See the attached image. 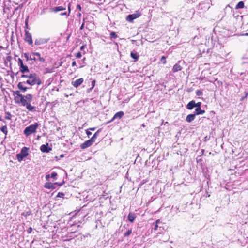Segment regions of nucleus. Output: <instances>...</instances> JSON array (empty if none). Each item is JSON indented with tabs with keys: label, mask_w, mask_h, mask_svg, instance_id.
<instances>
[{
	"label": "nucleus",
	"mask_w": 248,
	"mask_h": 248,
	"mask_svg": "<svg viewBox=\"0 0 248 248\" xmlns=\"http://www.w3.org/2000/svg\"><path fill=\"white\" fill-rule=\"evenodd\" d=\"M195 114H192L188 115L186 117V121L190 123L192 121H193L195 118Z\"/></svg>",
	"instance_id": "16"
},
{
	"label": "nucleus",
	"mask_w": 248,
	"mask_h": 248,
	"mask_svg": "<svg viewBox=\"0 0 248 248\" xmlns=\"http://www.w3.org/2000/svg\"><path fill=\"white\" fill-rule=\"evenodd\" d=\"M157 227H158V225H157V224H156L155 226L154 227V230H156L157 229Z\"/></svg>",
	"instance_id": "49"
},
{
	"label": "nucleus",
	"mask_w": 248,
	"mask_h": 248,
	"mask_svg": "<svg viewBox=\"0 0 248 248\" xmlns=\"http://www.w3.org/2000/svg\"><path fill=\"white\" fill-rule=\"evenodd\" d=\"M159 220H157L155 221V223H156V224H158V223H159Z\"/></svg>",
	"instance_id": "52"
},
{
	"label": "nucleus",
	"mask_w": 248,
	"mask_h": 248,
	"mask_svg": "<svg viewBox=\"0 0 248 248\" xmlns=\"http://www.w3.org/2000/svg\"><path fill=\"white\" fill-rule=\"evenodd\" d=\"M205 112V110L201 109V108H196L195 111V115L203 114Z\"/></svg>",
	"instance_id": "20"
},
{
	"label": "nucleus",
	"mask_w": 248,
	"mask_h": 248,
	"mask_svg": "<svg viewBox=\"0 0 248 248\" xmlns=\"http://www.w3.org/2000/svg\"><path fill=\"white\" fill-rule=\"evenodd\" d=\"M180 62L179 61L177 63H176L172 68V71L173 72H177L182 70V67L180 64Z\"/></svg>",
	"instance_id": "11"
},
{
	"label": "nucleus",
	"mask_w": 248,
	"mask_h": 248,
	"mask_svg": "<svg viewBox=\"0 0 248 248\" xmlns=\"http://www.w3.org/2000/svg\"><path fill=\"white\" fill-rule=\"evenodd\" d=\"M195 101L194 100H192L187 104V105H186V108L188 109L191 110L195 107Z\"/></svg>",
	"instance_id": "17"
},
{
	"label": "nucleus",
	"mask_w": 248,
	"mask_h": 248,
	"mask_svg": "<svg viewBox=\"0 0 248 248\" xmlns=\"http://www.w3.org/2000/svg\"><path fill=\"white\" fill-rule=\"evenodd\" d=\"M70 13V3L68 4V13L67 14V12H64V13H62L61 14H60V15L61 16H68V15H69Z\"/></svg>",
	"instance_id": "29"
},
{
	"label": "nucleus",
	"mask_w": 248,
	"mask_h": 248,
	"mask_svg": "<svg viewBox=\"0 0 248 248\" xmlns=\"http://www.w3.org/2000/svg\"><path fill=\"white\" fill-rule=\"evenodd\" d=\"M244 7V3L243 1L239 2L235 6V9H242Z\"/></svg>",
	"instance_id": "24"
},
{
	"label": "nucleus",
	"mask_w": 248,
	"mask_h": 248,
	"mask_svg": "<svg viewBox=\"0 0 248 248\" xmlns=\"http://www.w3.org/2000/svg\"><path fill=\"white\" fill-rule=\"evenodd\" d=\"M20 104H21V105L23 106H26L29 102H27L26 99L24 98V95L23 97L20 99Z\"/></svg>",
	"instance_id": "23"
},
{
	"label": "nucleus",
	"mask_w": 248,
	"mask_h": 248,
	"mask_svg": "<svg viewBox=\"0 0 248 248\" xmlns=\"http://www.w3.org/2000/svg\"><path fill=\"white\" fill-rule=\"evenodd\" d=\"M27 109L30 111H33L35 109V108L33 106H32L30 103H28V104L26 106Z\"/></svg>",
	"instance_id": "26"
},
{
	"label": "nucleus",
	"mask_w": 248,
	"mask_h": 248,
	"mask_svg": "<svg viewBox=\"0 0 248 248\" xmlns=\"http://www.w3.org/2000/svg\"><path fill=\"white\" fill-rule=\"evenodd\" d=\"M81 54L80 52H78L76 55V57L78 58H80L81 57Z\"/></svg>",
	"instance_id": "41"
},
{
	"label": "nucleus",
	"mask_w": 248,
	"mask_h": 248,
	"mask_svg": "<svg viewBox=\"0 0 248 248\" xmlns=\"http://www.w3.org/2000/svg\"><path fill=\"white\" fill-rule=\"evenodd\" d=\"M202 92L201 90H198L196 91V94L197 96H201L202 95Z\"/></svg>",
	"instance_id": "35"
},
{
	"label": "nucleus",
	"mask_w": 248,
	"mask_h": 248,
	"mask_svg": "<svg viewBox=\"0 0 248 248\" xmlns=\"http://www.w3.org/2000/svg\"><path fill=\"white\" fill-rule=\"evenodd\" d=\"M20 71L22 73H25V72H29V69L27 66L23 65L20 67Z\"/></svg>",
	"instance_id": "22"
},
{
	"label": "nucleus",
	"mask_w": 248,
	"mask_h": 248,
	"mask_svg": "<svg viewBox=\"0 0 248 248\" xmlns=\"http://www.w3.org/2000/svg\"><path fill=\"white\" fill-rule=\"evenodd\" d=\"M84 23H82V24L81 25V26H80V30H82L84 28Z\"/></svg>",
	"instance_id": "48"
},
{
	"label": "nucleus",
	"mask_w": 248,
	"mask_h": 248,
	"mask_svg": "<svg viewBox=\"0 0 248 248\" xmlns=\"http://www.w3.org/2000/svg\"><path fill=\"white\" fill-rule=\"evenodd\" d=\"M195 107L196 108H201V106L202 105V103L199 102H198L197 103H195Z\"/></svg>",
	"instance_id": "39"
},
{
	"label": "nucleus",
	"mask_w": 248,
	"mask_h": 248,
	"mask_svg": "<svg viewBox=\"0 0 248 248\" xmlns=\"http://www.w3.org/2000/svg\"><path fill=\"white\" fill-rule=\"evenodd\" d=\"M18 64L20 67L24 65L23 61L20 58H19L18 60Z\"/></svg>",
	"instance_id": "34"
},
{
	"label": "nucleus",
	"mask_w": 248,
	"mask_h": 248,
	"mask_svg": "<svg viewBox=\"0 0 248 248\" xmlns=\"http://www.w3.org/2000/svg\"><path fill=\"white\" fill-rule=\"evenodd\" d=\"M25 41L28 42L30 45H32L33 42L31 34L27 30H25Z\"/></svg>",
	"instance_id": "6"
},
{
	"label": "nucleus",
	"mask_w": 248,
	"mask_h": 248,
	"mask_svg": "<svg viewBox=\"0 0 248 248\" xmlns=\"http://www.w3.org/2000/svg\"><path fill=\"white\" fill-rule=\"evenodd\" d=\"M90 130L88 129H87L86 130V133L88 137H89L92 134V133L90 131Z\"/></svg>",
	"instance_id": "40"
},
{
	"label": "nucleus",
	"mask_w": 248,
	"mask_h": 248,
	"mask_svg": "<svg viewBox=\"0 0 248 248\" xmlns=\"http://www.w3.org/2000/svg\"><path fill=\"white\" fill-rule=\"evenodd\" d=\"M217 208H218V207H216V211H217V210H218V209H217Z\"/></svg>",
	"instance_id": "56"
},
{
	"label": "nucleus",
	"mask_w": 248,
	"mask_h": 248,
	"mask_svg": "<svg viewBox=\"0 0 248 248\" xmlns=\"http://www.w3.org/2000/svg\"><path fill=\"white\" fill-rule=\"evenodd\" d=\"M24 98L26 99L27 102H30L32 100V95L31 94H28L24 96Z\"/></svg>",
	"instance_id": "25"
},
{
	"label": "nucleus",
	"mask_w": 248,
	"mask_h": 248,
	"mask_svg": "<svg viewBox=\"0 0 248 248\" xmlns=\"http://www.w3.org/2000/svg\"><path fill=\"white\" fill-rule=\"evenodd\" d=\"M245 35L248 36V33H246Z\"/></svg>",
	"instance_id": "57"
},
{
	"label": "nucleus",
	"mask_w": 248,
	"mask_h": 248,
	"mask_svg": "<svg viewBox=\"0 0 248 248\" xmlns=\"http://www.w3.org/2000/svg\"><path fill=\"white\" fill-rule=\"evenodd\" d=\"M29 75L23 74L21 75V77L28 78Z\"/></svg>",
	"instance_id": "45"
},
{
	"label": "nucleus",
	"mask_w": 248,
	"mask_h": 248,
	"mask_svg": "<svg viewBox=\"0 0 248 248\" xmlns=\"http://www.w3.org/2000/svg\"><path fill=\"white\" fill-rule=\"evenodd\" d=\"M57 175V173L55 172H52L50 175L51 178H53L54 179H56V177Z\"/></svg>",
	"instance_id": "36"
},
{
	"label": "nucleus",
	"mask_w": 248,
	"mask_h": 248,
	"mask_svg": "<svg viewBox=\"0 0 248 248\" xmlns=\"http://www.w3.org/2000/svg\"><path fill=\"white\" fill-rule=\"evenodd\" d=\"M136 217V216L134 213H130L128 215L127 218L130 222H133Z\"/></svg>",
	"instance_id": "18"
},
{
	"label": "nucleus",
	"mask_w": 248,
	"mask_h": 248,
	"mask_svg": "<svg viewBox=\"0 0 248 248\" xmlns=\"http://www.w3.org/2000/svg\"><path fill=\"white\" fill-rule=\"evenodd\" d=\"M140 16V13L136 11V13L133 14L128 15L126 16V20L129 22H132L134 19L139 17Z\"/></svg>",
	"instance_id": "5"
},
{
	"label": "nucleus",
	"mask_w": 248,
	"mask_h": 248,
	"mask_svg": "<svg viewBox=\"0 0 248 248\" xmlns=\"http://www.w3.org/2000/svg\"><path fill=\"white\" fill-rule=\"evenodd\" d=\"M84 48V46H82L81 47H80V50H82Z\"/></svg>",
	"instance_id": "51"
},
{
	"label": "nucleus",
	"mask_w": 248,
	"mask_h": 248,
	"mask_svg": "<svg viewBox=\"0 0 248 248\" xmlns=\"http://www.w3.org/2000/svg\"><path fill=\"white\" fill-rule=\"evenodd\" d=\"M0 130L3 132L4 133L5 135H7V132H8V131H7V126L6 125H4V126H3L2 127H1L0 128Z\"/></svg>",
	"instance_id": "28"
},
{
	"label": "nucleus",
	"mask_w": 248,
	"mask_h": 248,
	"mask_svg": "<svg viewBox=\"0 0 248 248\" xmlns=\"http://www.w3.org/2000/svg\"><path fill=\"white\" fill-rule=\"evenodd\" d=\"M76 65V61H74L72 63V66H75Z\"/></svg>",
	"instance_id": "46"
},
{
	"label": "nucleus",
	"mask_w": 248,
	"mask_h": 248,
	"mask_svg": "<svg viewBox=\"0 0 248 248\" xmlns=\"http://www.w3.org/2000/svg\"><path fill=\"white\" fill-rule=\"evenodd\" d=\"M95 84V80H93L92 81V87L94 88Z\"/></svg>",
	"instance_id": "42"
},
{
	"label": "nucleus",
	"mask_w": 248,
	"mask_h": 248,
	"mask_svg": "<svg viewBox=\"0 0 248 248\" xmlns=\"http://www.w3.org/2000/svg\"><path fill=\"white\" fill-rule=\"evenodd\" d=\"M131 233H132V230L131 229L128 230L126 232H125L124 233V237H127V236H129Z\"/></svg>",
	"instance_id": "31"
},
{
	"label": "nucleus",
	"mask_w": 248,
	"mask_h": 248,
	"mask_svg": "<svg viewBox=\"0 0 248 248\" xmlns=\"http://www.w3.org/2000/svg\"><path fill=\"white\" fill-rule=\"evenodd\" d=\"M50 178H51L50 175H49V174L46 175V180L48 181Z\"/></svg>",
	"instance_id": "43"
},
{
	"label": "nucleus",
	"mask_w": 248,
	"mask_h": 248,
	"mask_svg": "<svg viewBox=\"0 0 248 248\" xmlns=\"http://www.w3.org/2000/svg\"><path fill=\"white\" fill-rule=\"evenodd\" d=\"M38 126V124L37 123H35L34 124H31L27 127L25 128L24 131V134L28 136L32 133L35 132L36 129Z\"/></svg>",
	"instance_id": "3"
},
{
	"label": "nucleus",
	"mask_w": 248,
	"mask_h": 248,
	"mask_svg": "<svg viewBox=\"0 0 248 248\" xmlns=\"http://www.w3.org/2000/svg\"><path fill=\"white\" fill-rule=\"evenodd\" d=\"M26 83L31 86L36 84L39 85L41 84L42 81L36 74L31 73L29 75L28 79L26 81Z\"/></svg>",
	"instance_id": "2"
},
{
	"label": "nucleus",
	"mask_w": 248,
	"mask_h": 248,
	"mask_svg": "<svg viewBox=\"0 0 248 248\" xmlns=\"http://www.w3.org/2000/svg\"><path fill=\"white\" fill-rule=\"evenodd\" d=\"M58 184L57 183H55L54 184H53V183H49V182H47L45 184V187L46 188H47V189H54L55 188V186L56 185Z\"/></svg>",
	"instance_id": "12"
},
{
	"label": "nucleus",
	"mask_w": 248,
	"mask_h": 248,
	"mask_svg": "<svg viewBox=\"0 0 248 248\" xmlns=\"http://www.w3.org/2000/svg\"><path fill=\"white\" fill-rule=\"evenodd\" d=\"M23 95H21V96H15L14 97V100L16 103L17 104H20V99H21Z\"/></svg>",
	"instance_id": "27"
},
{
	"label": "nucleus",
	"mask_w": 248,
	"mask_h": 248,
	"mask_svg": "<svg viewBox=\"0 0 248 248\" xmlns=\"http://www.w3.org/2000/svg\"><path fill=\"white\" fill-rule=\"evenodd\" d=\"M12 117V115L9 112H6V116H5V119L7 120H11Z\"/></svg>",
	"instance_id": "30"
},
{
	"label": "nucleus",
	"mask_w": 248,
	"mask_h": 248,
	"mask_svg": "<svg viewBox=\"0 0 248 248\" xmlns=\"http://www.w3.org/2000/svg\"><path fill=\"white\" fill-rule=\"evenodd\" d=\"M40 150L42 152L48 153L51 150L52 148L48 147V144H43L40 147Z\"/></svg>",
	"instance_id": "8"
},
{
	"label": "nucleus",
	"mask_w": 248,
	"mask_h": 248,
	"mask_svg": "<svg viewBox=\"0 0 248 248\" xmlns=\"http://www.w3.org/2000/svg\"><path fill=\"white\" fill-rule=\"evenodd\" d=\"M26 28H28V24H27V21H26Z\"/></svg>",
	"instance_id": "53"
},
{
	"label": "nucleus",
	"mask_w": 248,
	"mask_h": 248,
	"mask_svg": "<svg viewBox=\"0 0 248 248\" xmlns=\"http://www.w3.org/2000/svg\"><path fill=\"white\" fill-rule=\"evenodd\" d=\"M101 131V129H99L94 134V135H93V136L90 139L92 141V142L93 143L95 141V140L97 138V137H98V136L99 135V134L100 133V132Z\"/></svg>",
	"instance_id": "19"
},
{
	"label": "nucleus",
	"mask_w": 248,
	"mask_h": 248,
	"mask_svg": "<svg viewBox=\"0 0 248 248\" xmlns=\"http://www.w3.org/2000/svg\"><path fill=\"white\" fill-rule=\"evenodd\" d=\"M217 208H218V207H216V211H217V210H218V209H217Z\"/></svg>",
	"instance_id": "55"
},
{
	"label": "nucleus",
	"mask_w": 248,
	"mask_h": 248,
	"mask_svg": "<svg viewBox=\"0 0 248 248\" xmlns=\"http://www.w3.org/2000/svg\"><path fill=\"white\" fill-rule=\"evenodd\" d=\"M96 129L95 127H93V128H88V129H89L90 130H91V131H94Z\"/></svg>",
	"instance_id": "47"
},
{
	"label": "nucleus",
	"mask_w": 248,
	"mask_h": 248,
	"mask_svg": "<svg viewBox=\"0 0 248 248\" xmlns=\"http://www.w3.org/2000/svg\"><path fill=\"white\" fill-rule=\"evenodd\" d=\"M48 40H49L48 39H46V38L37 39L35 41V45H40L44 44L47 43Z\"/></svg>",
	"instance_id": "9"
},
{
	"label": "nucleus",
	"mask_w": 248,
	"mask_h": 248,
	"mask_svg": "<svg viewBox=\"0 0 248 248\" xmlns=\"http://www.w3.org/2000/svg\"><path fill=\"white\" fill-rule=\"evenodd\" d=\"M161 61L163 62V64H165L166 63V58L165 56H162L161 57Z\"/></svg>",
	"instance_id": "37"
},
{
	"label": "nucleus",
	"mask_w": 248,
	"mask_h": 248,
	"mask_svg": "<svg viewBox=\"0 0 248 248\" xmlns=\"http://www.w3.org/2000/svg\"><path fill=\"white\" fill-rule=\"evenodd\" d=\"M124 115V112L123 111H119L117 113H116L114 116H113V117L112 118V119H111V120L110 121V122L113 121L114 119L118 118L119 119H120Z\"/></svg>",
	"instance_id": "15"
},
{
	"label": "nucleus",
	"mask_w": 248,
	"mask_h": 248,
	"mask_svg": "<svg viewBox=\"0 0 248 248\" xmlns=\"http://www.w3.org/2000/svg\"><path fill=\"white\" fill-rule=\"evenodd\" d=\"M130 56L131 58L134 59V62H135L138 61L139 57V55L137 52L132 51L131 52Z\"/></svg>",
	"instance_id": "13"
},
{
	"label": "nucleus",
	"mask_w": 248,
	"mask_h": 248,
	"mask_svg": "<svg viewBox=\"0 0 248 248\" xmlns=\"http://www.w3.org/2000/svg\"><path fill=\"white\" fill-rule=\"evenodd\" d=\"M84 81L83 78H80L72 82V85L75 88H78L79 86Z\"/></svg>",
	"instance_id": "7"
},
{
	"label": "nucleus",
	"mask_w": 248,
	"mask_h": 248,
	"mask_svg": "<svg viewBox=\"0 0 248 248\" xmlns=\"http://www.w3.org/2000/svg\"><path fill=\"white\" fill-rule=\"evenodd\" d=\"M93 144V143L92 142V141L90 140H89L84 142V143H83L82 144H81L80 145V147L81 149H85L91 146Z\"/></svg>",
	"instance_id": "10"
},
{
	"label": "nucleus",
	"mask_w": 248,
	"mask_h": 248,
	"mask_svg": "<svg viewBox=\"0 0 248 248\" xmlns=\"http://www.w3.org/2000/svg\"><path fill=\"white\" fill-rule=\"evenodd\" d=\"M26 82H19L18 83V84H17V87L20 89L21 90V91H22L23 92H25L27 89H28V88L26 87H25L24 86V84H25Z\"/></svg>",
	"instance_id": "14"
},
{
	"label": "nucleus",
	"mask_w": 248,
	"mask_h": 248,
	"mask_svg": "<svg viewBox=\"0 0 248 248\" xmlns=\"http://www.w3.org/2000/svg\"><path fill=\"white\" fill-rule=\"evenodd\" d=\"M93 89V87L90 88V89H88V92H90Z\"/></svg>",
	"instance_id": "50"
},
{
	"label": "nucleus",
	"mask_w": 248,
	"mask_h": 248,
	"mask_svg": "<svg viewBox=\"0 0 248 248\" xmlns=\"http://www.w3.org/2000/svg\"><path fill=\"white\" fill-rule=\"evenodd\" d=\"M77 9H78L79 10H81V7L80 5L78 4L77 5Z\"/></svg>",
	"instance_id": "44"
},
{
	"label": "nucleus",
	"mask_w": 248,
	"mask_h": 248,
	"mask_svg": "<svg viewBox=\"0 0 248 248\" xmlns=\"http://www.w3.org/2000/svg\"><path fill=\"white\" fill-rule=\"evenodd\" d=\"M57 185H58L59 186H61L62 185V184H58Z\"/></svg>",
	"instance_id": "54"
},
{
	"label": "nucleus",
	"mask_w": 248,
	"mask_h": 248,
	"mask_svg": "<svg viewBox=\"0 0 248 248\" xmlns=\"http://www.w3.org/2000/svg\"><path fill=\"white\" fill-rule=\"evenodd\" d=\"M24 56L27 61L29 60L33 61V62L39 61L42 62H44L45 61V59L41 57L40 54L38 52H31L30 54L25 53L24 54Z\"/></svg>",
	"instance_id": "1"
},
{
	"label": "nucleus",
	"mask_w": 248,
	"mask_h": 248,
	"mask_svg": "<svg viewBox=\"0 0 248 248\" xmlns=\"http://www.w3.org/2000/svg\"><path fill=\"white\" fill-rule=\"evenodd\" d=\"M64 196V194L62 192H59L57 195V197H63Z\"/></svg>",
	"instance_id": "38"
},
{
	"label": "nucleus",
	"mask_w": 248,
	"mask_h": 248,
	"mask_svg": "<svg viewBox=\"0 0 248 248\" xmlns=\"http://www.w3.org/2000/svg\"><path fill=\"white\" fill-rule=\"evenodd\" d=\"M110 36L111 38H116L117 37V35L114 32H111L110 34Z\"/></svg>",
	"instance_id": "33"
},
{
	"label": "nucleus",
	"mask_w": 248,
	"mask_h": 248,
	"mask_svg": "<svg viewBox=\"0 0 248 248\" xmlns=\"http://www.w3.org/2000/svg\"><path fill=\"white\" fill-rule=\"evenodd\" d=\"M28 149L27 147H24L21 149L20 153L16 155V158L19 162L21 161L24 157L28 156Z\"/></svg>",
	"instance_id": "4"
},
{
	"label": "nucleus",
	"mask_w": 248,
	"mask_h": 248,
	"mask_svg": "<svg viewBox=\"0 0 248 248\" xmlns=\"http://www.w3.org/2000/svg\"><path fill=\"white\" fill-rule=\"evenodd\" d=\"M65 10V8L63 7L62 6H58V7H54L53 9H52V11L57 13L59 11H62V10Z\"/></svg>",
	"instance_id": "21"
},
{
	"label": "nucleus",
	"mask_w": 248,
	"mask_h": 248,
	"mask_svg": "<svg viewBox=\"0 0 248 248\" xmlns=\"http://www.w3.org/2000/svg\"><path fill=\"white\" fill-rule=\"evenodd\" d=\"M13 94H14V97L15 96H21V95H23L22 94L20 93V92L18 91H16L14 92Z\"/></svg>",
	"instance_id": "32"
}]
</instances>
